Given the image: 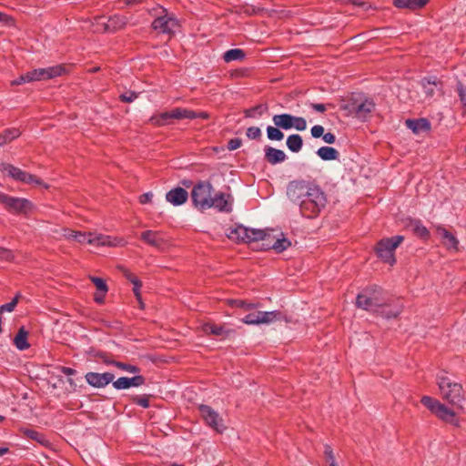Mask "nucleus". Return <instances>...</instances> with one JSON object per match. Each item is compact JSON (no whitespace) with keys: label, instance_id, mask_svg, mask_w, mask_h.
<instances>
[{"label":"nucleus","instance_id":"obj_13","mask_svg":"<svg viewBox=\"0 0 466 466\" xmlns=\"http://www.w3.org/2000/svg\"><path fill=\"white\" fill-rule=\"evenodd\" d=\"M86 382L94 388H104L113 381L115 375L111 372H87L85 375Z\"/></svg>","mask_w":466,"mask_h":466},{"label":"nucleus","instance_id":"obj_9","mask_svg":"<svg viewBox=\"0 0 466 466\" xmlns=\"http://www.w3.org/2000/svg\"><path fill=\"white\" fill-rule=\"evenodd\" d=\"M198 411L205 422L217 432L222 433L226 430L223 424V419L210 406L200 404L198 406Z\"/></svg>","mask_w":466,"mask_h":466},{"label":"nucleus","instance_id":"obj_59","mask_svg":"<svg viewBox=\"0 0 466 466\" xmlns=\"http://www.w3.org/2000/svg\"><path fill=\"white\" fill-rule=\"evenodd\" d=\"M323 134H324V127L322 126L316 125V126L312 127V128H311L312 137L319 138V137H322Z\"/></svg>","mask_w":466,"mask_h":466},{"label":"nucleus","instance_id":"obj_26","mask_svg":"<svg viewBox=\"0 0 466 466\" xmlns=\"http://www.w3.org/2000/svg\"><path fill=\"white\" fill-rule=\"evenodd\" d=\"M19 431L24 437L35 441L44 447L50 445V441L46 436L35 430L22 427L19 429Z\"/></svg>","mask_w":466,"mask_h":466},{"label":"nucleus","instance_id":"obj_50","mask_svg":"<svg viewBox=\"0 0 466 466\" xmlns=\"http://www.w3.org/2000/svg\"><path fill=\"white\" fill-rule=\"evenodd\" d=\"M242 322L248 324V325L260 324L259 311L249 313V314L246 315L242 319Z\"/></svg>","mask_w":466,"mask_h":466},{"label":"nucleus","instance_id":"obj_7","mask_svg":"<svg viewBox=\"0 0 466 466\" xmlns=\"http://www.w3.org/2000/svg\"><path fill=\"white\" fill-rule=\"evenodd\" d=\"M213 187L208 181L198 182L191 191V199L194 207L200 211L209 208Z\"/></svg>","mask_w":466,"mask_h":466},{"label":"nucleus","instance_id":"obj_11","mask_svg":"<svg viewBox=\"0 0 466 466\" xmlns=\"http://www.w3.org/2000/svg\"><path fill=\"white\" fill-rule=\"evenodd\" d=\"M67 73L65 65H56L46 68H37L30 71L33 81L49 80L57 76H64Z\"/></svg>","mask_w":466,"mask_h":466},{"label":"nucleus","instance_id":"obj_53","mask_svg":"<svg viewBox=\"0 0 466 466\" xmlns=\"http://www.w3.org/2000/svg\"><path fill=\"white\" fill-rule=\"evenodd\" d=\"M30 76H32L31 74H30V71L26 72L25 74H23L20 76H18L16 79L13 80L11 82V85L12 86H19V85H22V84H25V83L33 82V79H31Z\"/></svg>","mask_w":466,"mask_h":466},{"label":"nucleus","instance_id":"obj_43","mask_svg":"<svg viewBox=\"0 0 466 466\" xmlns=\"http://www.w3.org/2000/svg\"><path fill=\"white\" fill-rule=\"evenodd\" d=\"M278 127L268 126L267 127V136L269 140L281 141L284 138V133Z\"/></svg>","mask_w":466,"mask_h":466},{"label":"nucleus","instance_id":"obj_8","mask_svg":"<svg viewBox=\"0 0 466 466\" xmlns=\"http://www.w3.org/2000/svg\"><path fill=\"white\" fill-rule=\"evenodd\" d=\"M0 203L11 213L27 215L33 208V204L26 198L9 196L0 192Z\"/></svg>","mask_w":466,"mask_h":466},{"label":"nucleus","instance_id":"obj_27","mask_svg":"<svg viewBox=\"0 0 466 466\" xmlns=\"http://www.w3.org/2000/svg\"><path fill=\"white\" fill-rule=\"evenodd\" d=\"M0 170L2 172L7 173V175L9 177H11L12 178H14L16 181L22 182L23 180H25V171H23L19 167H16L11 164H8V163L0 164Z\"/></svg>","mask_w":466,"mask_h":466},{"label":"nucleus","instance_id":"obj_24","mask_svg":"<svg viewBox=\"0 0 466 466\" xmlns=\"http://www.w3.org/2000/svg\"><path fill=\"white\" fill-rule=\"evenodd\" d=\"M429 0H393L392 5L400 9H410L411 11L423 8Z\"/></svg>","mask_w":466,"mask_h":466},{"label":"nucleus","instance_id":"obj_3","mask_svg":"<svg viewBox=\"0 0 466 466\" xmlns=\"http://www.w3.org/2000/svg\"><path fill=\"white\" fill-rule=\"evenodd\" d=\"M209 115L207 112H195L190 109L176 107L170 111L162 112L158 115L152 116L149 119V122L155 126H166L171 123L172 119H195V118H202L208 119Z\"/></svg>","mask_w":466,"mask_h":466},{"label":"nucleus","instance_id":"obj_12","mask_svg":"<svg viewBox=\"0 0 466 466\" xmlns=\"http://www.w3.org/2000/svg\"><path fill=\"white\" fill-rule=\"evenodd\" d=\"M161 8L165 14L155 18L151 27L163 34H171L173 28L178 25V21L174 15H169L165 8Z\"/></svg>","mask_w":466,"mask_h":466},{"label":"nucleus","instance_id":"obj_64","mask_svg":"<svg viewBox=\"0 0 466 466\" xmlns=\"http://www.w3.org/2000/svg\"><path fill=\"white\" fill-rule=\"evenodd\" d=\"M0 258H4L6 260H10L13 258V255L11 250L4 248H0Z\"/></svg>","mask_w":466,"mask_h":466},{"label":"nucleus","instance_id":"obj_61","mask_svg":"<svg viewBox=\"0 0 466 466\" xmlns=\"http://www.w3.org/2000/svg\"><path fill=\"white\" fill-rule=\"evenodd\" d=\"M324 454H325L327 461H329V463L335 462V458H334L332 448L328 444L325 445Z\"/></svg>","mask_w":466,"mask_h":466},{"label":"nucleus","instance_id":"obj_17","mask_svg":"<svg viewBox=\"0 0 466 466\" xmlns=\"http://www.w3.org/2000/svg\"><path fill=\"white\" fill-rule=\"evenodd\" d=\"M128 19L125 15H114L108 17L107 22L103 24L104 32L116 33L125 28Z\"/></svg>","mask_w":466,"mask_h":466},{"label":"nucleus","instance_id":"obj_42","mask_svg":"<svg viewBox=\"0 0 466 466\" xmlns=\"http://www.w3.org/2000/svg\"><path fill=\"white\" fill-rule=\"evenodd\" d=\"M152 397L153 395L151 394L132 395L130 396V400L132 403L147 409L149 407V399Z\"/></svg>","mask_w":466,"mask_h":466},{"label":"nucleus","instance_id":"obj_1","mask_svg":"<svg viewBox=\"0 0 466 466\" xmlns=\"http://www.w3.org/2000/svg\"><path fill=\"white\" fill-rule=\"evenodd\" d=\"M287 196L299 206L301 216L309 219L319 217L328 203L323 189L315 182L304 179L290 181L287 187Z\"/></svg>","mask_w":466,"mask_h":466},{"label":"nucleus","instance_id":"obj_34","mask_svg":"<svg viewBox=\"0 0 466 466\" xmlns=\"http://www.w3.org/2000/svg\"><path fill=\"white\" fill-rule=\"evenodd\" d=\"M286 145L292 153H298L303 147V138L299 134H292L287 137Z\"/></svg>","mask_w":466,"mask_h":466},{"label":"nucleus","instance_id":"obj_62","mask_svg":"<svg viewBox=\"0 0 466 466\" xmlns=\"http://www.w3.org/2000/svg\"><path fill=\"white\" fill-rule=\"evenodd\" d=\"M322 139L327 144H334L336 142V137L333 133L328 132L323 134Z\"/></svg>","mask_w":466,"mask_h":466},{"label":"nucleus","instance_id":"obj_15","mask_svg":"<svg viewBox=\"0 0 466 466\" xmlns=\"http://www.w3.org/2000/svg\"><path fill=\"white\" fill-rule=\"evenodd\" d=\"M424 94L427 97H432L436 94H442V82L436 76L424 77L420 81Z\"/></svg>","mask_w":466,"mask_h":466},{"label":"nucleus","instance_id":"obj_25","mask_svg":"<svg viewBox=\"0 0 466 466\" xmlns=\"http://www.w3.org/2000/svg\"><path fill=\"white\" fill-rule=\"evenodd\" d=\"M438 234L441 237L442 244L449 249L458 250L459 240L445 228L438 227Z\"/></svg>","mask_w":466,"mask_h":466},{"label":"nucleus","instance_id":"obj_16","mask_svg":"<svg viewBox=\"0 0 466 466\" xmlns=\"http://www.w3.org/2000/svg\"><path fill=\"white\" fill-rule=\"evenodd\" d=\"M202 330L207 335H214L222 339L229 338L235 333L234 329H226L225 325H217L212 322H207L202 325Z\"/></svg>","mask_w":466,"mask_h":466},{"label":"nucleus","instance_id":"obj_32","mask_svg":"<svg viewBox=\"0 0 466 466\" xmlns=\"http://www.w3.org/2000/svg\"><path fill=\"white\" fill-rule=\"evenodd\" d=\"M270 233L262 229L248 228L247 243H255L261 240H268Z\"/></svg>","mask_w":466,"mask_h":466},{"label":"nucleus","instance_id":"obj_56","mask_svg":"<svg viewBox=\"0 0 466 466\" xmlns=\"http://www.w3.org/2000/svg\"><path fill=\"white\" fill-rule=\"evenodd\" d=\"M22 182L26 183V184L35 183L37 185H44V182L39 177H37L35 175L29 174L27 172H25V180H23Z\"/></svg>","mask_w":466,"mask_h":466},{"label":"nucleus","instance_id":"obj_30","mask_svg":"<svg viewBox=\"0 0 466 466\" xmlns=\"http://www.w3.org/2000/svg\"><path fill=\"white\" fill-rule=\"evenodd\" d=\"M28 331L22 326L14 339V344L20 350H27L30 344L27 341Z\"/></svg>","mask_w":466,"mask_h":466},{"label":"nucleus","instance_id":"obj_31","mask_svg":"<svg viewBox=\"0 0 466 466\" xmlns=\"http://www.w3.org/2000/svg\"><path fill=\"white\" fill-rule=\"evenodd\" d=\"M248 233V228H246L242 225H238V227H236L234 228H230V231L228 234V237L231 240H234L237 242L241 241V242L247 243Z\"/></svg>","mask_w":466,"mask_h":466},{"label":"nucleus","instance_id":"obj_21","mask_svg":"<svg viewBox=\"0 0 466 466\" xmlns=\"http://www.w3.org/2000/svg\"><path fill=\"white\" fill-rule=\"evenodd\" d=\"M140 238L147 244L157 248H160L165 245V240L157 231L146 230L141 233Z\"/></svg>","mask_w":466,"mask_h":466},{"label":"nucleus","instance_id":"obj_38","mask_svg":"<svg viewBox=\"0 0 466 466\" xmlns=\"http://www.w3.org/2000/svg\"><path fill=\"white\" fill-rule=\"evenodd\" d=\"M246 57V53L244 50L239 48L229 49L226 51L223 55V59L225 62L229 63L232 61H241Z\"/></svg>","mask_w":466,"mask_h":466},{"label":"nucleus","instance_id":"obj_4","mask_svg":"<svg viewBox=\"0 0 466 466\" xmlns=\"http://www.w3.org/2000/svg\"><path fill=\"white\" fill-rule=\"evenodd\" d=\"M383 300L382 289L379 286L373 285L366 287L358 294L356 298V306L360 309L375 312L379 307L382 306Z\"/></svg>","mask_w":466,"mask_h":466},{"label":"nucleus","instance_id":"obj_40","mask_svg":"<svg viewBox=\"0 0 466 466\" xmlns=\"http://www.w3.org/2000/svg\"><path fill=\"white\" fill-rule=\"evenodd\" d=\"M268 106L266 104H258L255 106L244 110L246 117H255L256 115L262 116L268 111Z\"/></svg>","mask_w":466,"mask_h":466},{"label":"nucleus","instance_id":"obj_22","mask_svg":"<svg viewBox=\"0 0 466 466\" xmlns=\"http://www.w3.org/2000/svg\"><path fill=\"white\" fill-rule=\"evenodd\" d=\"M406 126L414 134H420L431 130V122L427 118L407 119Z\"/></svg>","mask_w":466,"mask_h":466},{"label":"nucleus","instance_id":"obj_28","mask_svg":"<svg viewBox=\"0 0 466 466\" xmlns=\"http://www.w3.org/2000/svg\"><path fill=\"white\" fill-rule=\"evenodd\" d=\"M273 123L279 128L289 130L293 128V116L290 114L283 113L275 115L272 117Z\"/></svg>","mask_w":466,"mask_h":466},{"label":"nucleus","instance_id":"obj_23","mask_svg":"<svg viewBox=\"0 0 466 466\" xmlns=\"http://www.w3.org/2000/svg\"><path fill=\"white\" fill-rule=\"evenodd\" d=\"M435 415L441 420L450 423L451 425H454L456 427L460 426L459 419L456 417L455 412L449 409L447 406L442 404L439 407L438 411L435 413Z\"/></svg>","mask_w":466,"mask_h":466},{"label":"nucleus","instance_id":"obj_51","mask_svg":"<svg viewBox=\"0 0 466 466\" xmlns=\"http://www.w3.org/2000/svg\"><path fill=\"white\" fill-rule=\"evenodd\" d=\"M246 135L249 139L259 140L261 137V130L258 127H250L247 129Z\"/></svg>","mask_w":466,"mask_h":466},{"label":"nucleus","instance_id":"obj_6","mask_svg":"<svg viewBox=\"0 0 466 466\" xmlns=\"http://www.w3.org/2000/svg\"><path fill=\"white\" fill-rule=\"evenodd\" d=\"M375 106L376 105L372 99L365 98L361 100L351 97L346 103L342 104L340 108L354 115L355 117L365 121L369 118L370 113L375 110Z\"/></svg>","mask_w":466,"mask_h":466},{"label":"nucleus","instance_id":"obj_54","mask_svg":"<svg viewBox=\"0 0 466 466\" xmlns=\"http://www.w3.org/2000/svg\"><path fill=\"white\" fill-rule=\"evenodd\" d=\"M129 386L131 387H139L145 384L146 379L142 375H136L134 377L128 378Z\"/></svg>","mask_w":466,"mask_h":466},{"label":"nucleus","instance_id":"obj_5","mask_svg":"<svg viewBox=\"0 0 466 466\" xmlns=\"http://www.w3.org/2000/svg\"><path fill=\"white\" fill-rule=\"evenodd\" d=\"M403 240L404 237L401 235L384 238L376 244L375 252L384 263L393 266L396 263L395 249Z\"/></svg>","mask_w":466,"mask_h":466},{"label":"nucleus","instance_id":"obj_52","mask_svg":"<svg viewBox=\"0 0 466 466\" xmlns=\"http://www.w3.org/2000/svg\"><path fill=\"white\" fill-rule=\"evenodd\" d=\"M293 128L303 131L307 127V121L304 117L293 116Z\"/></svg>","mask_w":466,"mask_h":466},{"label":"nucleus","instance_id":"obj_37","mask_svg":"<svg viewBox=\"0 0 466 466\" xmlns=\"http://www.w3.org/2000/svg\"><path fill=\"white\" fill-rule=\"evenodd\" d=\"M410 225L412 226V232L414 235L423 240H427L431 237L429 229L423 226L419 219L412 220Z\"/></svg>","mask_w":466,"mask_h":466},{"label":"nucleus","instance_id":"obj_44","mask_svg":"<svg viewBox=\"0 0 466 466\" xmlns=\"http://www.w3.org/2000/svg\"><path fill=\"white\" fill-rule=\"evenodd\" d=\"M0 134L2 136L3 140L5 141V145L6 143H9L12 140L20 137L21 132L18 128L13 127V128H6Z\"/></svg>","mask_w":466,"mask_h":466},{"label":"nucleus","instance_id":"obj_14","mask_svg":"<svg viewBox=\"0 0 466 466\" xmlns=\"http://www.w3.org/2000/svg\"><path fill=\"white\" fill-rule=\"evenodd\" d=\"M232 203L233 198L231 195L218 192L211 198L209 208H215L219 212L230 213L232 211Z\"/></svg>","mask_w":466,"mask_h":466},{"label":"nucleus","instance_id":"obj_57","mask_svg":"<svg viewBox=\"0 0 466 466\" xmlns=\"http://www.w3.org/2000/svg\"><path fill=\"white\" fill-rule=\"evenodd\" d=\"M309 106L317 111V112H319V113H324L326 110H327V107L329 106V107H333V105L332 104H320V103H310L309 104Z\"/></svg>","mask_w":466,"mask_h":466},{"label":"nucleus","instance_id":"obj_41","mask_svg":"<svg viewBox=\"0 0 466 466\" xmlns=\"http://www.w3.org/2000/svg\"><path fill=\"white\" fill-rule=\"evenodd\" d=\"M420 402L426 408H428L433 414H435L438 411L439 407L442 405V403H441L439 400H437L430 396H423L421 398Z\"/></svg>","mask_w":466,"mask_h":466},{"label":"nucleus","instance_id":"obj_60","mask_svg":"<svg viewBox=\"0 0 466 466\" xmlns=\"http://www.w3.org/2000/svg\"><path fill=\"white\" fill-rule=\"evenodd\" d=\"M241 144L242 140L240 138H232L228 142L227 147L230 151L236 150L240 147Z\"/></svg>","mask_w":466,"mask_h":466},{"label":"nucleus","instance_id":"obj_39","mask_svg":"<svg viewBox=\"0 0 466 466\" xmlns=\"http://www.w3.org/2000/svg\"><path fill=\"white\" fill-rule=\"evenodd\" d=\"M228 305L232 308H239L244 310H251L258 307V303H250L244 299H228Z\"/></svg>","mask_w":466,"mask_h":466},{"label":"nucleus","instance_id":"obj_46","mask_svg":"<svg viewBox=\"0 0 466 466\" xmlns=\"http://www.w3.org/2000/svg\"><path fill=\"white\" fill-rule=\"evenodd\" d=\"M20 298H21V294L17 293L10 302L0 306V315L2 316V314L5 311H8V312L13 311L15 309V308L16 307Z\"/></svg>","mask_w":466,"mask_h":466},{"label":"nucleus","instance_id":"obj_47","mask_svg":"<svg viewBox=\"0 0 466 466\" xmlns=\"http://www.w3.org/2000/svg\"><path fill=\"white\" fill-rule=\"evenodd\" d=\"M91 281L96 286V291L104 292V294L107 293L108 288H107L106 281L103 279L98 278V277H91Z\"/></svg>","mask_w":466,"mask_h":466},{"label":"nucleus","instance_id":"obj_33","mask_svg":"<svg viewBox=\"0 0 466 466\" xmlns=\"http://www.w3.org/2000/svg\"><path fill=\"white\" fill-rule=\"evenodd\" d=\"M87 355L90 357V358H93L95 360H101L102 362L106 365H111L112 361H113V354L110 353V352H106V351H103V350H96L94 348H91L88 351H87Z\"/></svg>","mask_w":466,"mask_h":466},{"label":"nucleus","instance_id":"obj_18","mask_svg":"<svg viewBox=\"0 0 466 466\" xmlns=\"http://www.w3.org/2000/svg\"><path fill=\"white\" fill-rule=\"evenodd\" d=\"M403 310L402 305H390L384 299L382 306L379 307L374 313L390 319L398 318Z\"/></svg>","mask_w":466,"mask_h":466},{"label":"nucleus","instance_id":"obj_55","mask_svg":"<svg viewBox=\"0 0 466 466\" xmlns=\"http://www.w3.org/2000/svg\"><path fill=\"white\" fill-rule=\"evenodd\" d=\"M137 96H138V95L135 91H128V92H126V93L120 95L119 99H120V101L125 102V103H131L136 98H137Z\"/></svg>","mask_w":466,"mask_h":466},{"label":"nucleus","instance_id":"obj_19","mask_svg":"<svg viewBox=\"0 0 466 466\" xmlns=\"http://www.w3.org/2000/svg\"><path fill=\"white\" fill-rule=\"evenodd\" d=\"M166 199L174 206H180L187 201L188 193L185 188L177 187L166 194Z\"/></svg>","mask_w":466,"mask_h":466},{"label":"nucleus","instance_id":"obj_48","mask_svg":"<svg viewBox=\"0 0 466 466\" xmlns=\"http://www.w3.org/2000/svg\"><path fill=\"white\" fill-rule=\"evenodd\" d=\"M113 387L116 390H127L129 389V382H128V377H120L116 380L112 381Z\"/></svg>","mask_w":466,"mask_h":466},{"label":"nucleus","instance_id":"obj_36","mask_svg":"<svg viewBox=\"0 0 466 466\" xmlns=\"http://www.w3.org/2000/svg\"><path fill=\"white\" fill-rule=\"evenodd\" d=\"M260 324H268L276 320H280L285 319L286 321L288 319L285 316L282 315L280 311H259Z\"/></svg>","mask_w":466,"mask_h":466},{"label":"nucleus","instance_id":"obj_49","mask_svg":"<svg viewBox=\"0 0 466 466\" xmlns=\"http://www.w3.org/2000/svg\"><path fill=\"white\" fill-rule=\"evenodd\" d=\"M457 92L462 104V108L466 111V86H464L461 81H458L457 83Z\"/></svg>","mask_w":466,"mask_h":466},{"label":"nucleus","instance_id":"obj_63","mask_svg":"<svg viewBox=\"0 0 466 466\" xmlns=\"http://www.w3.org/2000/svg\"><path fill=\"white\" fill-rule=\"evenodd\" d=\"M152 198H153V194L151 192H147V193H144L142 194L140 197H139V202L141 204H147L149 202H151L152 200Z\"/></svg>","mask_w":466,"mask_h":466},{"label":"nucleus","instance_id":"obj_58","mask_svg":"<svg viewBox=\"0 0 466 466\" xmlns=\"http://www.w3.org/2000/svg\"><path fill=\"white\" fill-rule=\"evenodd\" d=\"M117 268L122 272L124 277L130 282H132V280L137 278L135 274H133L128 268H127L124 266H118Z\"/></svg>","mask_w":466,"mask_h":466},{"label":"nucleus","instance_id":"obj_29","mask_svg":"<svg viewBox=\"0 0 466 466\" xmlns=\"http://www.w3.org/2000/svg\"><path fill=\"white\" fill-rule=\"evenodd\" d=\"M290 246H291L290 240L286 238H282L275 239L272 244H262L261 249H263V250L274 249L277 253H281Z\"/></svg>","mask_w":466,"mask_h":466},{"label":"nucleus","instance_id":"obj_20","mask_svg":"<svg viewBox=\"0 0 466 466\" xmlns=\"http://www.w3.org/2000/svg\"><path fill=\"white\" fill-rule=\"evenodd\" d=\"M264 152H265V156H264L265 160L271 165H277V164L282 163L287 158V156L284 153V151L275 148V147H269V146H266L264 147Z\"/></svg>","mask_w":466,"mask_h":466},{"label":"nucleus","instance_id":"obj_10","mask_svg":"<svg viewBox=\"0 0 466 466\" xmlns=\"http://www.w3.org/2000/svg\"><path fill=\"white\" fill-rule=\"evenodd\" d=\"M67 239L75 240L78 243H88V244H96L97 246H113V243L110 241V237L99 235L97 237L92 238V234L80 231L70 230L67 235H66Z\"/></svg>","mask_w":466,"mask_h":466},{"label":"nucleus","instance_id":"obj_35","mask_svg":"<svg viewBox=\"0 0 466 466\" xmlns=\"http://www.w3.org/2000/svg\"><path fill=\"white\" fill-rule=\"evenodd\" d=\"M317 155L325 161L336 160L339 157V153L336 148L327 146L319 147Z\"/></svg>","mask_w":466,"mask_h":466},{"label":"nucleus","instance_id":"obj_2","mask_svg":"<svg viewBox=\"0 0 466 466\" xmlns=\"http://www.w3.org/2000/svg\"><path fill=\"white\" fill-rule=\"evenodd\" d=\"M437 384L442 398L457 409H463L464 390L461 383L453 382L447 376H438Z\"/></svg>","mask_w":466,"mask_h":466},{"label":"nucleus","instance_id":"obj_45","mask_svg":"<svg viewBox=\"0 0 466 466\" xmlns=\"http://www.w3.org/2000/svg\"><path fill=\"white\" fill-rule=\"evenodd\" d=\"M111 365L122 370H125V371H128L130 373H139L140 372V368L138 366H136V365H131V364H128V363H125V362H121V361H117V360H113Z\"/></svg>","mask_w":466,"mask_h":466}]
</instances>
